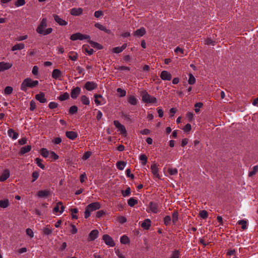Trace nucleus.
<instances>
[{"label":"nucleus","instance_id":"nucleus-1","mask_svg":"<svg viewBox=\"0 0 258 258\" xmlns=\"http://www.w3.org/2000/svg\"><path fill=\"white\" fill-rule=\"evenodd\" d=\"M47 25V19L46 18H44L41 20L40 24L36 28L37 33L43 35H47L50 34L52 31V29L51 28L46 29Z\"/></svg>","mask_w":258,"mask_h":258},{"label":"nucleus","instance_id":"nucleus-2","mask_svg":"<svg viewBox=\"0 0 258 258\" xmlns=\"http://www.w3.org/2000/svg\"><path fill=\"white\" fill-rule=\"evenodd\" d=\"M38 83V81L37 80L34 81L30 78H27L22 82L20 89L24 92H26L28 88H34L37 86Z\"/></svg>","mask_w":258,"mask_h":258},{"label":"nucleus","instance_id":"nucleus-3","mask_svg":"<svg viewBox=\"0 0 258 258\" xmlns=\"http://www.w3.org/2000/svg\"><path fill=\"white\" fill-rule=\"evenodd\" d=\"M100 208V205L98 202H94L89 204L85 211V218H88L91 215V212Z\"/></svg>","mask_w":258,"mask_h":258},{"label":"nucleus","instance_id":"nucleus-4","mask_svg":"<svg viewBox=\"0 0 258 258\" xmlns=\"http://www.w3.org/2000/svg\"><path fill=\"white\" fill-rule=\"evenodd\" d=\"M142 100L145 103L154 104L157 103V99L154 96H151L146 91L141 93Z\"/></svg>","mask_w":258,"mask_h":258},{"label":"nucleus","instance_id":"nucleus-5","mask_svg":"<svg viewBox=\"0 0 258 258\" xmlns=\"http://www.w3.org/2000/svg\"><path fill=\"white\" fill-rule=\"evenodd\" d=\"M89 38H90V36L89 35L83 34L79 32L73 34L70 37V39L72 41H76L77 40H83L84 39H88Z\"/></svg>","mask_w":258,"mask_h":258},{"label":"nucleus","instance_id":"nucleus-6","mask_svg":"<svg viewBox=\"0 0 258 258\" xmlns=\"http://www.w3.org/2000/svg\"><path fill=\"white\" fill-rule=\"evenodd\" d=\"M147 211L148 213L151 212L154 214L158 213L159 212L158 204L154 202H150L149 203L148 209L147 210Z\"/></svg>","mask_w":258,"mask_h":258},{"label":"nucleus","instance_id":"nucleus-7","mask_svg":"<svg viewBox=\"0 0 258 258\" xmlns=\"http://www.w3.org/2000/svg\"><path fill=\"white\" fill-rule=\"evenodd\" d=\"M113 124L118 129V130L120 132L121 134L124 136L126 135V131L124 125L121 124L119 121L114 120L113 122Z\"/></svg>","mask_w":258,"mask_h":258},{"label":"nucleus","instance_id":"nucleus-8","mask_svg":"<svg viewBox=\"0 0 258 258\" xmlns=\"http://www.w3.org/2000/svg\"><path fill=\"white\" fill-rule=\"evenodd\" d=\"M102 239L105 244L110 247H113L115 245V243L112 238L107 234H104Z\"/></svg>","mask_w":258,"mask_h":258},{"label":"nucleus","instance_id":"nucleus-9","mask_svg":"<svg viewBox=\"0 0 258 258\" xmlns=\"http://www.w3.org/2000/svg\"><path fill=\"white\" fill-rule=\"evenodd\" d=\"M64 207L61 202H59L56 203V206L53 208V212L55 213L59 212V214H61L64 211Z\"/></svg>","mask_w":258,"mask_h":258},{"label":"nucleus","instance_id":"nucleus-10","mask_svg":"<svg viewBox=\"0 0 258 258\" xmlns=\"http://www.w3.org/2000/svg\"><path fill=\"white\" fill-rule=\"evenodd\" d=\"M94 97V102L97 105H103L106 102L105 99L101 95L95 94Z\"/></svg>","mask_w":258,"mask_h":258},{"label":"nucleus","instance_id":"nucleus-11","mask_svg":"<svg viewBox=\"0 0 258 258\" xmlns=\"http://www.w3.org/2000/svg\"><path fill=\"white\" fill-rule=\"evenodd\" d=\"M12 66V63L1 61L0 62V72L8 70L11 68Z\"/></svg>","mask_w":258,"mask_h":258},{"label":"nucleus","instance_id":"nucleus-12","mask_svg":"<svg viewBox=\"0 0 258 258\" xmlns=\"http://www.w3.org/2000/svg\"><path fill=\"white\" fill-rule=\"evenodd\" d=\"M97 87V83L94 82L88 81L86 83L84 88L88 91H92Z\"/></svg>","mask_w":258,"mask_h":258},{"label":"nucleus","instance_id":"nucleus-13","mask_svg":"<svg viewBox=\"0 0 258 258\" xmlns=\"http://www.w3.org/2000/svg\"><path fill=\"white\" fill-rule=\"evenodd\" d=\"M151 169L152 173L153 174L155 178L160 179L161 178V176L159 173V169L157 167V165H156V164L151 165Z\"/></svg>","mask_w":258,"mask_h":258},{"label":"nucleus","instance_id":"nucleus-14","mask_svg":"<svg viewBox=\"0 0 258 258\" xmlns=\"http://www.w3.org/2000/svg\"><path fill=\"white\" fill-rule=\"evenodd\" d=\"M160 77L163 80L170 81L172 79L171 74L166 71H163L160 74Z\"/></svg>","mask_w":258,"mask_h":258},{"label":"nucleus","instance_id":"nucleus-15","mask_svg":"<svg viewBox=\"0 0 258 258\" xmlns=\"http://www.w3.org/2000/svg\"><path fill=\"white\" fill-rule=\"evenodd\" d=\"M81 93V88L77 87L71 91V96L73 99H76Z\"/></svg>","mask_w":258,"mask_h":258},{"label":"nucleus","instance_id":"nucleus-16","mask_svg":"<svg viewBox=\"0 0 258 258\" xmlns=\"http://www.w3.org/2000/svg\"><path fill=\"white\" fill-rule=\"evenodd\" d=\"M35 99L40 103H44L47 102V99L45 97L44 93L40 92L35 95Z\"/></svg>","mask_w":258,"mask_h":258},{"label":"nucleus","instance_id":"nucleus-17","mask_svg":"<svg viewBox=\"0 0 258 258\" xmlns=\"http://www.w3.org/2000/svg\"><path fill=\"white\" fill-rule=\"evenodd\" d=\"M54 21L61 26H66L68 24V22L65 20L62 19L60 17L57 15H53Z\"/></svg>","mask_w":258,"mask_h":258},{"label":"nucleus","instance_id":"nucleus-18","mask_svg":"<svg viewBox=\"0 0 258 258\" xmlns=\"http://www.w3.org/2000/svg\"><path fill=\"white\" fill-rule=\"evenodd\" d=\"M99 232L97 230H93L89 234V241H93L98 236Z\"/></svg>","mask_w":258,"mask_h":258},{"label":"nucleus","instance_id":"nucleus-19","mask_svg":"<svg viewBox=\"0 0 258 258\" xmlns=\"http://www.w3.org/2000/svg\"><path fill=\"white\" fill-rule=\"evenodd\" d=\"M146 31L145 28L144 27H141V28L136 30L134 33V35L135 36L140 37L146 34Z\"/></svg>","mask_w":258,"mask_h":258},{"label":"nucleus","instance_id":"nucleus-20","mask_svg":"<svg viewBox=\"0 0 258 258\" xmlns=\"http://www.w3.org/2000/svg\"><path fill=\"white\" fill-rule=\"evenodd\" d=\"M83 9L82 8H73L71 10V14L73 16H79L82 14Z\"/></svg>","mask_w":258,"mask_h":258},{"label":"nucleus","instance_id":"nucleus-21","mask_svg":"<svg viewBox=\"0 0 258 258\" xmlns=\"http://www.w3.org/2000/svg\"><path fill=\"white\" fill-rule=\"evenodd\" d=\"M66 135L67 137V138L72 140L75 139L78 136L77 133L73 131L66 132Z\"/></svg>","mask_w":258,"mask_h":258},{"label":"nucleus","instance_id":"nucleus-22","mask_svg":"<svg viewBox=\"0 0 258 258\" xmlns=\"http://www.w3.org/2000/svg\"><path fill=\"white\" fill-rule=\"evenodd\" d=\"M127 46L126 43H124L121 47H115L113 48L112 51L115 53H119L124 50Z\"/></svg>","mask_w":258,"mask_h":258},{"label":"nucleus","instance_id":"nucleus-23","mask_svg":"<svg viewBox=\"0 0 258 258\" xmlns=\"http://www.w3.org/2000/svg\"><path fill=\"white\" fill-rule=\"evenodd\" d=\"M61 76V71L57 69H54L52 73V78L54 79H59Z\"/></svg>","mask_w":258,"mask_h":258},{"label":"nucleus","instance_id":"nucleus-24","mask_svg":"<svg viewBox=\"0 0 258 258\" xmlns=\"http://www.w3.org/2000/svg\"><path fill=\"white\" fill-rule=\"evenodd\" d=\"M10 177V172L8 169L4 170L0 176V181H4Z\"/></svg>","mask_w":258,"mask_h":258},{"label":"nucleus","instance_id":"nucleus-25","mask_svg":"<svg viewBox=\"0 0 258 258\" xmlns=\"http://www.w3.org/2000/svg\"><path fill=\"white\" fill-rule=\"evenodd\" d=\"M128 102L132 105H136L138 103V99L134 96L130 95L127 97Z\"/></svg>","mask_w":258,"mask_h":258},{"label":"nucleus","instance_id":"nucleus-26","mask_svg":"<svg viewBox=\"0 0 258 258\" xmlns=\"http://www.w3.org/2000/svg\"><path fill=\"white\" fill-rule=\"evenodd\" d=\"M50 194V191L48 190H41L37 192V196L39 198H46Z\"/></svg>","mask_w":258,"mask_h":258},{"label":"nucleus","instance_id":"nucleus-27","mask_svg":"<svg viewBox=\"0 0 258 258\" xmlns=\"http://www.w3.org/2000/svg\"><path fill=\"white\" fill-rule=\"evenodd\" d=\"M8 135L9 137L12 138L13 140L17 139L18 137V134L12 128H10L8 131Z\"/></svg>","mask_w":258,"mask_h":258},{"label":"nucleus","instance_id":"nucleus-28","mask_svg":"<svg viewBox=\"0 0 258 258\" xmlns=\"http://www.w3.org/2000/svg\"><path fill=\"white\" fill-rule=\"evenodd\" d=\"M150 226L151 220L149 219H146L141 224V226L145 229H148Z\"/></svg>","mask_w":258,"mask_h":258},{"label":"nucleus","instance_id":"nucleus-29","mask_svg":"<svg viewBox=\"0 0 258 258\" xmlns=\"http://www.w3.org/2000/svg\"><path fill=\"white\" fill-rule=\"evenodd\" d=\"M68 56L71 60L76 61L78 58V55L76 52L72 51L69 52Z\"/></svg>","mask_w":258,"mask_h":258},{"label":"nucleus","instance_id":"nucleus-30","mask_svg":"<svg viewBox=\"0 0 258 258\" xmlns=\"http://www.w3.org/2000/svg\"><path fill=\"white\" fill-rule=\"evenodd\" d=\"M31 149V146L30 145H27L26 146L21 148L20 153L21 155H23L26 153L29 152Z\"/></svg>","mask_w":258,"mask_h":258},{"label":"nucleus","instance_id":"nucleus-31","mask_svg":"<svg viewBox=\"0 0 258 258\" xmlns=\"http://www.w3.org/2000/svg\"><path fill=\"white\" fill-rule=\"evenodd\" d=\"M25 47V45L23 43H17L13 46L12 48V51H15L17 50H22Z\"/></svg>","mask_w":258,"mask_h":258},{"label":"nucleus","instance_id":"nucleus-32","mask_svg":"<svg viewBox=\"0 0 258 258\" xmlns=\"http://www.w3.org/2000/svg\"><path fill=\"white\" fill-rule=\"evenodd\" d=\"M95 26L99 29L107 33H109L110 32L109 30L106 29L105 26H104L100 23L95 24Z\"/></svg>","mask_w":258,"mask_h":258},{"label":"nucleus","instance_id":"nucleus-33","mask_svg":"<svg viewBox=\"0 0 258 258\" xmlns=\"http://www.w3.org/2000/svg\"><path fill=\"white\" fill-rule=\"evenodd\" d=\"M10 205L9 201L8 199L0 201V207L2 208H6Z\"/></svg>","mask_w":258,"mask_h":258},{"label":"nucleus","instance_id":"nucleus-34","mask_svg":"<svg viewBox=\"0 0 258 258\" xmlns=\"http://www.w3.org/2000/svg\"><path fill=\"white\" fill-rule=\"evenodd\" d=\"M81 101L82 103L84 105H88L90 104L89 98L86 95H82L81 97Z\"/></svg>","mask_w":258,"mask_h":258},{"label":"nucleus","instance_id":"nucleus-35","mask_svg":"<svg viewBox=\"0 0 258 258\" xmlns=\"http://www.w3.org/2000/svg\"><path fill=\"white\" fill-rule=\"evenodd\" d=\"M137 203L138 201L134 198H131L127 201L128 205L131 207H134Z\"/></svg>","mask_w":258,"mask_h":258},{"label":"nucleus","instance_id":"nucleus-36","mask_svg":"<svg viewBox=\"0 0 258 258\" xmlns=\"http://www.w3.org/2000/svg\"><path fill=\"white\" fill-rule=\"evenodd\" d=\"M178 219V214L176 211H174L172 215V220L174 224H175Z\"/></svg>","mask_w":258,"mask_h":258},{"label":"nucleus","instance_id":"nucleus-37","mask_svg":"<svg viewBox=\"0 0 258 258\" xmlns=\"http://www.w3.org/2000/svg\"><path fill=\"white\" fill-rule=\"evenodd\" d=\"M40 153L44 158H47L49 156L50 152L46 148H42L40 150Z\"/></svg>","mask_w":258,"mask_h":258},{"label":"nucleus","instance_id":"nucleus-38","mask_svg":"<svg viewBox=\"0 0 258 258\" xmlns=\"http://www.w3.org/2000/svg\"><path fill=\"white\" fill-rule=\"evenodd\" d=\"M126 165V163L124 161H118L116 163V167L120 170H123Z\"/></svg>","mask_w":258,"mask_h":258},{"label":"nucleus","instance_id":"nucleus-39","mask_svg":"<svg viewBox=\"0 0 258 258\" xmlns=\"http://www.w3.org/2000/svg\"><path fill=\"white\" fill-rule=\"evenodd\" d=\"M120 242L123 244H126L130 243V239L126 235H123L120 237Z\"/></svg>","mask_w":258,"mask_h":258},{"label":"nucleus","instance_id":"nucleus-40","mask_svg":"<svg viewBox=\"0 0 258 258\" xmlns=\"http://www.w3.org/2000/svg\"><path fill=\"white\" fill-rule=\"evenodd\" d=\"M69 94L67 92L63 93L62 94L60 95L58 97V99L61 101H64L69 99Z\"/></svg>","mask_w":258,"mask_h":258},{"label":"nucleus","instance_id":"nucleus-41","mask_svg":"<svg viewBox=\"0 0 258 258\" xmlns=\"http://www.w3.org/2000/svg\"><path fill=\"white\" fill-rule=\"evenodd\" d=\"M139 158H140V160H141V161L142 162V165H143V166L145 165L147 162V160H148L146 155L144 154H141Z\"/></svg>","mask_w":258,"mask_h":258},{"label":"nucleus","instance_id":"nucleus-42","mask_svg":"<svg viewBox=\"0 0 258 258\" xmlns=\"http://www.w3.org/2000/svg\"><path fill=\"white\" fill-rule=\"evenodd\" d=\"M239 225H241V228L243 230L247 229V221L245 220H239L237 222Z\"/></svg>","mask_w":258,"mask_h":258},{"label":"nucleus","instance_id":"nucleus-43","mask_svg":"<svg viewBox=\"0 0 258 258\" xmlns=\"http://www.w3.org/2000/svg\"><path fill=\"white\" fill-rule=\"evenodd\" d=\"M43 232L45 235H48L52 233V230L50 226L47 225L43 229Z\"/></svg>","mask_w":258,"mask_h":258},{"label":"nucleus","instance_id":"nucleus-44","mask_svg":"<svg viewBox=\"0 0 258 258\" xmlns=\"http://www.w3.org/2000/svg\"><path fill=\"white\" fill-rule=\"evenodd\" d=\"M35 162L37 166H39L40 168H41L42 169H44L45 168L44 165L42 164V159L39 158H37L35 159Z\"/></svg>","mask_w":258,"mask_h":258},{"label":"nucleus","instance_id":"nucleus-45","mask_svg":"<svg viewBox=\"0 0 258 258\" xmlns=\"http://www.w3.org/2000/svg\"><path fill=\"white\" fill-rule=\"evenodd\" d=\"M116 91L119 94V96L120 97H124L126 95V91L125 90L119 88L117 89Z\"/></svg>","mask_w":258,"mask_h":258},{"label":"nucleus","instance_id":"nucleus-46","mask_svg":"<svg viewBox=\"0 0 258 258\" xmlns=\"http://www.w3.org/2000/svg\"><path fill=\"white\" fill-rule=\"evenodd\" d=\"M195 82H196V79H195V77L191 74H189V79L188 80V84L190 85H193L195 83Z\"/></svg>","mask_w":258,"mask_h":258},{"label":"nucleus","instance_id":"nucleus-47","mask_svg":"<svg viewBox=\"0 0 258 258\" xmlns=\"http://www.w3.org/2000/svg\"><path fill=\"white\" fill-rule=\"evenodd\" d=\"M203 105V104L201 102H198L195 104V111L197 113H198L200 112V108H201Z\"/></svg>","mask_w":258,"mask_h":258},{"label":"nucleus","instance_id":"nucleus-48","mask_svg":"<svg viewBox=\"0 0 258 258\" xmlns=\"http://www.w3.org/2000/svg\"><path fill=\"white\" fill-rule=\"evenodd\" d=\"M257 171H258V166L255 165V166H253L252 170L249 172L248 176H252L255 175L256 173V172H257Z\"/></svg>","mask_w":258,"mask_h":258},{"label":"nucleus","instance_id":"nucleus-49","mask_svg":"<svg viewBox=\"0 0 258 258\" xmlns=\"http://www.w3.org/2000/svg\"><path fill=\"white\" fill-rule=\"evenodd\" d=\"M171 217L169 216H166L164 218V223L165 225L168 226L171 223Z\"/></svg>","mask_w":258,"mask_h":258},{"label":"nucleus","instance_id":"nucleus-50","mask_svg":"<svg viewBox=\"0 0 258 258\" xmlns=\"http://www.w3.org/2000/svg\"><path fill=\"white\" fill-rule=\"evenodd\" d=\"M78 111L77 106L74 105L71 106L69 109V113L72 114L76 113Z\"/></svg>","mask_w":258,"mask_h":258},{"label":"nucleus","instance_id":"nucleus-51","mask_svg":"<svg viewBox=\"0 0 258 258\" xmlns=\"http://www.w3.org/2000/svg\"><path fill=\"white\" fill-rule=\"evenodd\" d=\"M39 175V173L38 171H35L32 174V182H34L35 180L37 179Z\"/></svg>","mask_w":258,"mask_h":258},{"label":"nucleus","instance_id":"nucleus-52","mask_svg":"<svg viewBox=\"0 0 258 258\" xmlns=\"http://www.w3.org/2000/svg\"><path fill=\"white\" fill-rule=\"evenodd\" d=\"M13 88L10 86H7L5 88L4 93L6 95H9L13 92Z\"/></svg>","mask_w":258,"mask_h":258},{"label":"nucleus","instance_id":"nucleus-53","mask_svg":"<svg viewBox=\"0 0 258 258\" xmlns=\"http://www.w3.org/2000/svg\"><path fill=\"white\" fill-rule=\"evenodd\" d=\"M168 171L171 175H176L178 173V170L176 168H169Z\"/></svg>","mask_w":258,"mask_h":258},{"label":"nucleus","instance_id":"nucleus-54","mask_svg":"<svg viewBox=\"0 0 258 258\" xmlns=\"http://www.w3.org/2000/svg\"><path fill=\"white\" fill-rule=\"evenodd\" d=\"M200 216L203 219H206L208 217V214L206 210H202L200 212Z\"/></svg>","mask_w":258,"mask_h":258},{"label":"nucleus","instance_id":"nucleus-55","mask_svg":"<svg viewBox=\"0 0 258 258\" xmlns=\"http://www.w3.org/2000/svg\"><path fill=\"white\" fill-rule=\"evenodd\" d=\"M25 4V0H17L15 2V6L17 7L22 6Z\"/></svg>","mask_w":258,"mask_h":258},{"label":"nucleus","instance_id":"nucleus-56","mask_svg":"<svg viewBox=\"0 0 258 258\" xmlns=\"http://www.w3.org/2000/svg\"><path fill=\"white\" fill-rule=\"evenodd\" d=\"M179 252L178 250H175L173 251L170 258H179Z\"/></svg>","mask_w":258,"mask_h":258},{"label":"nucleus","instance_id":"nucleus-57","mask_svg":"<svg viewBox=\"0 0 258 258\" xmlns=\"http://www.w3.org/2000/svg\"><path fill=\"white\" fill-rule=\"evenodd\" d=\"M199 242L202 244L204 246H206L209 244V242H206L205 238H200L199 239Z\"/></svg>","mask_w":258,"mask_h":258},{"label":"nucleus","instance_id":"nucleus-58","mask_svg":"<svg viewBox=\"0 0 258 258\" xmlns=\"http://www.w3.org/2000/svg\"><path fill=\"white\" fill-rule=\"evenodd\" d=\"M72 213V216L73 219H77L78 218L77 216L75 215L78 212V210L76 208L72 209L71 210Z\"/></svg>","mask_w":258,"mask_h":258},{"label":"nucleus","instance_id":"nucleus-59","mask_svg":"<svg viewBox=\"0 0 258 258\" xmlns=\"http://www.w3.org/2000/svg\"><path fill=\"white\" fill-rule=\"evenodd\" d=\"M49 155L50 158H51L54 160H56L58 159V156L53 151L50 152Z\"/></svg>","mask_w":258,"mask_h":258},{"label":"nucleus","instance_id":"nucleus-60","mask_svg":"<svg viewBox=\"0 0 258 258\" xmlns=\"http://www.w3.org/2000/svg\"><path fill=\"white\" fill-rule=\"evenodd\" d=\"M26 232L27 235L30 237L32 238L34 237V233L32 230L30 228H27L26 230Z\"/></svg>","mask_w":258,"mask_h":258},{"label":"nucleus","instance_id":"nucleus-61","mask_svg":"<svg viewBox=\"0 0 258 258\" xmlns=\"http://www.w3.org/2000/svg\"><path fill=\"white\" fill-rule=\"evenodd\" d=\"M91 154L92 153L90 151H87L85 152L84 155L83 156V159L84 160L88 159L91 156Z\"/></svg>","mask_w":258,"mask_h":258},{"label":"nucleus","instance_id":"nucleus-62","mask_svg":"<svg viewBox=\"0 0 258 258\" xmlns=\"http://www.w3.org/2000/svg\"><path fill=\"white\" fill-rule=\"evenodd\" d=\"M131 193V189L128 187L126 190L122 191V194L123 197H127L130 195Z\"/></svg>","mask_w":258,"mask_h":258},{"label":"nucleus","instance_id":"nucleus-63","mask_svg":"<svg viewBox=\"0 0 258 258\" xmlns=\"http://www.w3.org/2000/svg\"><path fill=\"white\" fill-rule=\"evenodd\" d=\"M57 103L54 102H51L49 103V105H48V107L50 108V109H54V108H55L57 107Z\"/></svg>","mask_w":258,"mask_h":258},{"label":"nucleus","instance_id":"nucleus-64","mask_svg":"<svg viewBox=\"0 0 258 258\" xmlns=\"http://www.w3.org/2000/svg\"><path fill=\"white\" fill-rule=\"evenodd\" d=\"M191 125L189 123H187L184 126L183 130L184 132H189L191 130Z\"/></svg>","mask_w":258,"mask_h":258}]
</instances>
